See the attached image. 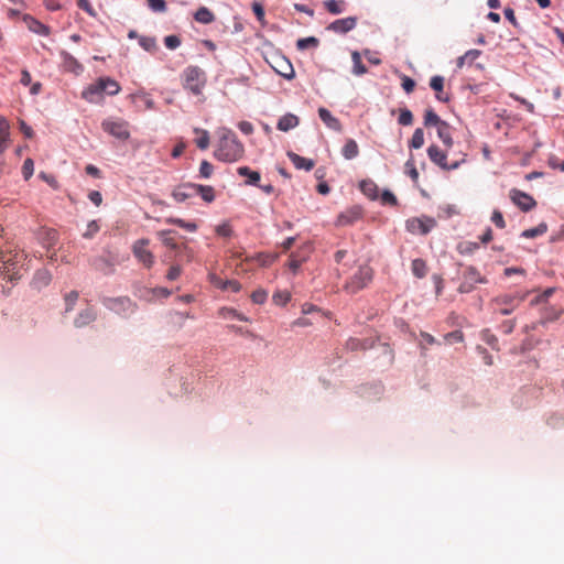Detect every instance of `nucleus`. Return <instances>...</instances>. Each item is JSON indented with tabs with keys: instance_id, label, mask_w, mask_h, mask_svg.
Returning a JSON list of instances; mask_svg holds the SVG:
<instances>
[{
	"instance_id": "nucleus-28",
	"label": "nucleus",
	"mask_w": 564,
	"mask_h": 564,
	"mask_svg": "<svg viewBox=\"0 0 564 564\" xmlns=\"http://www.w3.org/2000/svg\"><path fill=\"white\" fill-rule=\"evenodd\" d=\"M194 133L197 135L195 143L200 150H206L209 147V133L207 130L195 128Z\"/></svg>"
},
{
	"instance_id": "nucleus-31",
	"label": "nucleus",
	"mask_w": 564,
	"mask_h": 564,
	"mask_svg": "<svg viewBox=\"0 0 564 564\" xmlns=\"http://www.w3.org/2000/svg\"><path fill=\"white\" fill-rule=\"evenodd\" d=\"M324 8L332 14H340L346 9L344 0H327L324 2Z\"/></svg>"
},
{
	"instance_id": "nucleus-40",
	"label": "nucleus",
	"mask_w": 564,
	"mask_h": 564,
	"mask_svg": "<svg viewBox=\"0 0 564 564\" xmlns=\"http://www.w3.org/2000/svg\"><path fill=\"white\" fill-rule=\"evenodd\" d=\"M319 44V40L315 36L299 39L296 42V47L301 51L306 50L308 47H317Z\"/></svg>"
},
{
	"instance_id": "nucleus-54",
	"label": "nucleus",
	"mask_w": 564,
	"mask_h": 564,
	"mask_svg": "<svg viewBox=\"0 0 564 564\" xmlns=\"http://www.w3.org/2000/svg\"><path fill=\"white\" fill-rule=\"evenodd\" d=\"M216 232H217V235H218V236H220V237H226V238H227V237H230V236H231V234H232V229H231V227H230V225H229V224L224 223V224L218 225V226L216 227Z\"/></svg>"
},
{
	"instance_id": "nucleus-30",
	"label": "nucleus",
	"mask_w": 564,
	"mask_h": 564,
	"mask_svg": "<svg viewBox=\"0 0 564 564\" xmlns=\"http://www.w3.org/2000/svg\"><path fill=\"white\" fill-rule=\"evenodd\" d=\"M197 22L209 24L215 20L214 13L206 7H200L194 14Z\"/></svg>"
},
{
	"instance_id": "nucleus-43",
	"label": "nucleus",
	"mask_w": 564,
	"mask_h": 564,
	"mask_svg": "<svg viewBox=\"0 0 564 564\" xmlns=\"http://www.w3.org/2000/svg\"><path fill=\"white\" fill-rule=\"evenodd\" d=\"M276 72L286 79H292L295 76L294 68L288 61L283 62L281 68Z\"/></svg>"
},
{
	"instance_id": "nucleus-1",
	"label": "nucleus",
	"mask_w": 564,
	"mask_h": 564,
	"mask_svg": "<svg viewBox=\"0 0 564 564\" xmlns=\"http://www.w3.org/2000/svg\"><path fill=\"white\" fill-rule=\"evenodd\" d=\"M219 140L214 151V156L223 162H236L245 153L243 144L238 140L236 133L230 129L219 130Z\"/></svg>"
},
{
	"instance_id": "nucleus-8",
	"label": "nucleus",
	"mask_w": 564,
	"mask_h": 564,
	"mask_svg": "<svg viewBox=\"0 0 564 564\" xmlns=\"http://www.w3.org/2000/svg\"><path fill=\"white\" fill-rule=\"evenodd\" d=\"M436 221L431 217H413L406 220V230L414 235H427L434 227Z\"/></svg>"
},
{
	"instance_id": "nucleus-49",
	"label": "nucleus",
	"mask_w": 564,
	"mask_h": 564,
	"mask_svg": "<svg viewBox=\"0 0 564 564\" xmlns=\"http://www.w3.org/2000/svg\"><path fill=\"white\" fill-rule=\"evenodd\" d=\"M164 44L169 50H175L181 45V39L177 35H167L164 37Z\"/></svg>"
},
{
	"instance_id": "nucleus-58",
	"label": "nucleus",
	"mask_w": 564,
	"mask_h": 564,
	"mask_svg": "<svg viewBox=\"0 0 564 564\" xmlns=\"http://www.w3.org/2000/svg\"><path fill=\"white\" fill-rule=\"evenodd\" d=\"M252 10L258 19V21L261 23V24H264V9L263 7L258 3V2H254L252 4Z\"/></svg>"
},
{
	"instance_id": "nucleus-48",
	"label": "nucleus",
	"mask_w": 564,
	"mask_h": 564,
	"mask_svg": "<svg viewBox=\"0 0 564 564\" xmlns=\"http://www.w3.org/2000/svg\"><path fill=\"white\" fill-rule=\"evenodd\" d=\"M405 170H406V173L409 174V176L414 181V182H417L419 180V172L415 167V164H414V161L413 159H410L406 161L405 163Z\"/></svg>"
},
{
	"instance_id": "nucleus-15",
	"label": "nucleus",
	"mask_w": 564,
	"mask_h": 564,
	"mask_svg": "<svg viewBox=\"0 0 564 564\" xmlns=\"http://www.w3.org/2000/svg\"><path fill=\"white\" fill-rule=\"evenodd\" d=\"M97 319V312L93 306H86L82 310L74 319V326L83 328Z\"/></svg>"
},
{
	"instance_id": "nucleus-13",
	"label": "nucleus",
	"mask_w": 564,
	"mask_h": 564,
	"mask_svg": "<svg viewBox=\"0 0 564 564\" xmlns=\"http://www.w3.org/2000/svg\"><path fill=\"white\" fill-rule=\"evenodd\" d=\"M101 79H97L82 91V98L90 104H97L102 100L105 90L102 87Z\"/></svg>"
},
{
	"instance_id": "nucleus-34",
	"label": "nucleus",
	"mask_w": 564,
	"mask_h": 564,
	"mask_svg": "<svg viewBox=\"0 0 564 564\" xmlns=\"http://www.w3.org/2000/svg\"><path fill=\"white\" fill-rule=\"evenodd\" d=\"M411 269L412 273L419 279L424 278L427 273L426 262L423 259H414Z\"/></svg>"
},
{
	"instance_id": "nucleus-5",
	"label": "nucleus",
	"mask_w": 564,
	"mask_h": 564,
	"mask_svg": "<svg viewBox=\"0 0 564 564\" xmlns=\"http://www.w3.org/2000/svg\"><path fill=\"white\" fill-rule=\"evenodd\" d=\"M101 128L105 132L112 137L126 141L130 137L129 123L121 118H109L101 122Z\"/></svg>"
},
{
	"instance_id": "nucleus-10",
	"label": "nucleus",
	"mask_w": 564,
	"mask_h": 564,
	"mask_svg": "<svg viewBox=\"0 0 564 564\" xmlns=\"http://www.w3.org/2000/svg\"><path fill=\"white\" fill-rule=\"evenodd\" d=\"M427 155L433 163H435L441 169L446 170V171L456 170L460 166L462 163L465 162V155H464L462 160L455 161L453 163H447L446 154L436 145L429 147Z\"/></svg>"
},
{
	"instance_id": "nucleus-18",
	"label": "nucleus",
	"mask_w": 564,
	"mask_h": 564,
	"mask_svg": "<svg viewBox=\"0 0 564 564\" xmlns=\"http://www.w3.org/2000/svg\"><path fill=\"white\" fill-rule=\"evenodd\" d=\"M172 196L178 203H183L186 199H188L193 196H196L195 184L188 183V184L177 186L173 191Z\"/></svg>"
},
{
	"instance_id": "nucleus-55",
	"label": "nucleus",
	"mask_w": 564,
	"mask_h": 564,
	"mask_svg": "<svg viewBox=\"0 0 564 564\" xmlns=\"http://www.w3.org/2000/svg\"><path fill=\"white\" fill-rule=\"evenodd\" d=\"M150 8L158 12H164L166 10L165 0H148Z\"/></svg>"
},
{
	"instance_id": "nucleus-27",
	"label": "nucleus",
	"mask_w": 564,
	"mask_h": 564,
	"mask_svg": "<svg viewBox=\"0 0 564 564\" xmlns=\"http://www.w3.org/2000/svg\"><path fill=\"white\" fill-rule=\"evenodd\" d=\"M341 153L346 160L355 159L359 154V148L357 142L352 139L347 140V142L343 147Z\"/></svg>"
},
{
	"instance_id": "nucleus-29",
	"label": "nucleus",
	"mask_w": 564,
	"mask_h": 564,
	"mask_svg": "<svg viewBox=\"0 0 564 564\" xmlns=\"http://www.w3.org/2000/svg\"><path fill=\"white\" fill-rule=\"evenodd\" d=\"M481 54L479 50H469L463 56L457 58V67L462 68L464 65H471Z\"/></svg>"
},
{
	"instance_id": "nucleus-41",
	"label": "nucleus",
	"mask_w": 564,
	"mask_h": 564,
	"mask_svg": "<svg viewBox=\"0 0 564 564\" xmlns=\"http://www.w3.org/2000/svg\"><path fill=\"white\" fill-rule=\"evenodd\" d=\"M139 44L147 52H151V53L154 52L158 48L156 41L152 36H140L139 37Z\"/></svg>"
},
{
	"instance_id": "nucleus-4",
	"label": "nucleus",
	"mask_w": 564,
	"mask_h": 564,
	"mask_svg": "<svg viewBox=\"0 0 564 564\" xmlns=\"http://www.w3.org/2000/svg\"><path fill=\"white\" fill-rule=\"evenodd\" d=\"M373 278V270L368 264L359 265L357 271L345 283L344 288L349 293H357L366 288Z\"/></svg>"
},
{
	"instance_id": "nucleus-44",
	"label": "nucleus",
	"mask_w": 564,
	"mask_h": 564,
	"mask_svg": "<svg viewBox=\"0 0 564 564\" xmlns=\"http://www.w3.org/2000/svg\"><path fill=\"white\" fill-rule=\"evenodd\" d=\"M167 223L177 225L191 232L196 231V229H197V226L195 223H186L185 220L180 219V218H170V219H167Z\"/></svg>"
},
{
	"instance_id": "nucleus-17",
	"label": "nucleus",
	"mask_w": 564,
	"mask_h": 564,
	"mask_svg": "<svg viewBox=\"0 0 564 564\" xmlns=\"http://www.w3.org/2000/svg\"><path fill=\"white\" fill-rule=\"evenodd\" d=\"M23 21L25 22L28 29L39 35L47 36L50 34V28L43 24L41 21L36 20L30 14L23 15Z\"/></svg>"
},
{
	"instance_id": "nucleus-16",
	"label": "nucleus",
	"mask_w": 564,
	"mask_h": 564,
	"mask_svg": "<svg viewBox=\"0 0 564 564\" xmlns=\"http://www.w3.org/2000/svg\"><path fill=\"white\" fill-rule=\"evenodd\" d=\"M362 216V212L360 207L349 208L341 214L338 215L336 225L337 226H350L359 220Z\"/></svg>"
},
{
	"instance_id": "nucleus-61",
	"label": "nucleus",
	"mask_w": 564,
	"mask_h": 564,
	"mask_svg": "<svg viewBox=\"0 0 564 564\" xmlns=\"http://www.w3.org/2000/svg\"><path fill=\"white\" fill-rule=\"evenodd\" d=\"M181 268L178 265H172L166 274L167 280L174 281L181 275Z\"/></svg>"
},
{
	"instance_id": "nucleus-47",
	"label": "nucleus",
	"mask_w": 564,
	"mask_h": 564,
	"mask_svg": "<svg viewBox=\"0 0 564 564\" xmlns=\"http://www.w3.org/2000/svg\"><path fill=\"white\" fill-rule=\"evenodd\" d=\"M214 172V166L208 161L204 160L199 166V175L204 178H209Z\"/></svg>"
},
{
	"instance_id": "nucleus-19",
	"label": "nucleus",
	"mask_w": 564,
	"mask_h": 564,
	"mask_svg": "<svg viewBox=\"0 0 564 564\" xmlns=\"http://www.w3.org/2000/svg\"><path fill=\"white\" fill-rule=\"evenodd\" d=\"M318 116L321 120L332 130L341 131L343 127L340 121L334 117L330 111L326 108L321 107L318 109Z\"/></svg>"
},
{
	"instance_id": "nucleus-53",
	"label": "nucleus",
	"mask_w": 564,
	"mask_h": 564,
	"mask_svg": "<svg viewBox=\"0 0 564 564\" xmlns=\"http://www.w3.org/2000/svg\"><path fill=\"white\" fill-rule=\"evenodd\" d=\"M77 6H78L79 9L84 10L85 12H87L90 17H95L96 15V11L93 8V6H91L89 0H77Z\"/></svg>"
},
{
	"instance_id": "nucleus-32",
	"label": "nucleus",
	"mask_w": 564,
	"mask_h": 564,
	"mask_svg": "<svg viewBox=\"0 0 564 564\" xmlns=\"http://www.w3.org/2000/svg\"><path fill=\"white\" fill-rule=\"evenodd\" d=\"M195 193L196 195H200L207 203H212L215 199V193L212 186L195 184Z\"/></svg>"
},
{
	"instance_id": "nucleus-37",
	"label": "nucleus",
	"mask_w": 564,
	"mask_h": 564,
	"mask_svg": "<svg viewBox=\"0 0 564 564\" xmlns=\"http://www.w3.org/2000/svg\"><path fill=\"white\" fill-rule=\"evenodd\" d=\"M215 284L221 289V290H230L232 292H239L241 290V284L236 280H226L223 281L220 279H217L215 281Z\"/></svg>"
},
{
	"instance_id": "nucleus-6",
	"label": "nucleus",
	"mask_w": 564,
	"mask_h": 564,
	"mask_svg": "<svg viewBox=\"0 0 564 564\" xmlns=\"http://www.w3.org/2000/svg\"><path fill=\"white\" fill-rule=\"evenodd\" d=\"M462 282L458 286L459 293H470L476 289L477 284L487 283V279L480 274L475 267H467L463 272Z\"/></svg>"
},
{
	"instance_id": "nucleus-21",
	"label": "nucleus",
	"mask_w": 564,
	"mask_h": 564,
	"mask_svg": "<svg viewBox=\"0 0 564 564\" xmlns=\"http://www.w3.org/2000/svg\"><path fill=\"white\" fill-rule=\"evenodd\" d=\"M299 122H300V120L295 115L286 113L279 119L276 128L280 131L286 132V131L295 128L299 124Z\"/></svg>"
},
{
	"instance_id": "nucleus-50",
	"label": "nucleus",
	"mask_w": 564,
	"mask_h": 564,
	"mask_svg": "<svg viewBox=\"0 0 564 564\" xmlns=\"http://www.w3.org/2000/svg\"><path fill=\"white\" fill-rule=\"evenodd\" d=\"M381 203L384 204V205L395 206L398 204V199H397L395 195L392 192L384 191L381 194Z\"/></svg>"
},
{
	"instance_id": "nucleus-14",
	"label": "nucleus",
	"mask_w": 564,
	"mask_h": 564,
	"mask_svg": "<svg viewBox=\"0 0 564 564\" xmlns=\"http://www.w3.org/2000/svg\"><path fill=\"white\" fill-rule=\"evenodd\" d=\"M357 25V18L348 17L344 19H338L332 22L327 30L333 31L338 34H346L347 32L354 30Z\"/></svg>"
},
{
	"instance_id": "nucleus-51",
	"label": "nucleus",
	"mask_w": 564,
	"mask_h": 564,
	"mask_svg": "<svg viewBox=\"0 0 564 564\" xmlns=\"http://www.w3.org/2000/svg\"><path fill=\"white\" fill-rule=\"evenodd\" d=\"M491 221L500 229L506 227V221L500 210L495 209L491 215Z\"/></svg>"
},
{
	"instance_id": "nucleus-63",
	"label": "nucleus",
	"mask_w": 564,
	"mask_h": 564,
	"mask_svg": "<svg viewBox=\"0 0 564 564\" xmlns=\"http://www.w3.org/2000/svg\"><path fill=\"white\" fill-rule=\"evenodd\" d=\"M238 128L245 134H251L253 132V126L249 121H240Z\"/></svg>"
},
{
	"instance_id": "nucleus-24",
	"label": "nucleus",
	"mask_w": 564,
	"mask_h": 564,
	"mask_svg": "<svg viewBox=\"0 0 564 564\" xmlns=\"http://www.w3.org/2000/svg\"><path fill=\"white\" fill-rule=\"evenodd\" d=\"M360 191L370 199L375 200L378 198V186L371 180H365L360 182Z\"/></svg>"
},
{
	"instance_id": "nucleus-9",
	"label": "nucleus",
	"mask_w": 564,
	"mask_h": 564,
	"mask_svg": "<svg viewBox=\"0 0 564 564\" xmlns=\"http://www.w3.org/2000/svg\"><path fill=\"white\" fill-rule=\"evenodd\" d=\"M528 293L517 292L514 294H505L495 299V303L498 306H503L500 310L502 315L511 314L514 308L527 299Z\"/></svg>"
},
{
	"instance_id": "nucleus-62",
	"label": "nucleus",
	"mask_w": 564,
	"mask_h": 564,
	"mask_svg": "<svg viewBox=\"0 0 564 564\" xmlns=\"http://www.w3.org/2000/svg\"><path fill=\"white\" fill-rule=\"evenodd\" d=\"M20 130L24 134L25 138L31 139L34 134L32 128L25 123V121H19Z\"/></svg>"
},
{
	"instance_id": "nucleus-2",
	"label": "nucleus",
	"mask_w": 564,
	"mask_h": 564,
	"mask_svg": "<svg viewBox=\"0 0 564 564\" xmlns=\"http://www.w3.org/2000/svg\"><path fill=\"white\" fill-rule=\"evenodd\" d=\"M182 86L195 96H200L207 84L206 73L196 65L187 66L181 75Z\"/></svg>"
},
{
	"instance_id": "nucleus-60",
	"label": "nucleus",
	"mask_w": 564,
	"mask_h": 564,
	"mask_svg": "<svg viewBox=\"0 0 564 564\" xmlns=\"http://www.w3.org/2000/svg\"><path fill=\"white\" fill-rule=\"evenodd\" d=\"M414 87H415V82H414L412 78H410V77H408V76H403V77H402V88H403L408 94L412 93V91H413V89H414Z\"/></svg>"
},
{
	"instance_id": "nucleus-52",
	"label": "nucleus",
	"mask_w": 564,
	"mask_h": 564,
	"mask_svg": "<svg viewBox=\"0 0 564 564\" xmlns=\"http://www.w3.org/2000/svg\"><path fill=\"white\" fill-rule=\"evenodd\" d=\"M0 135L2 139L10 138V124L8 120L2 116H0Z\"/></svg>"
},
{
	"instance_id": "nucleus-7",
	"label": "nucleus",
	"mask_w": 564,
	"mask_h": 564,
	"mask_svg": "<svg viewBox=\"0 0 564 564\" xmlns=\"http://www.w3.org/2000/svg\"><path fill=\"white\" fill-rule=\"evenodd\" d=\"M102 303L108 310L122 316L133 313L137 308V304L128 296L107 297Z\"/></svg>"
},
{
	"instance_id": "nucleus-3",
	"label": "nucleus",
	"mask_w": 564,
	"mask_h": 564,
	"mask_svg": "<svg viewBox=\"0 0 564 564\" xmlns=\"http://www.w3.org/2000/svg\"><path fill=\"white\" fill-rule=\"evenodd\" d=\"M26 256L23 251L10 250L3 260L1 274L8 282L14 283L21 278V269Z\"/></svg>"
},
{
	"instance_id": "nucleus-33",
	"label": "nucleus",
	"mask_w": 564,
	"mask_h": 564,
	"mask_svg": "<svg viewBox=\"0 0 564 564\" xmlns=\"http://www.w3.org/2000/svg\"><path fill=\"white\" fill-rule=\"evenodd\" d=\"M100 79H101V83L104 84L102 87H104L105 94H107L109 96H115V95L119 94L120 86L116 80H113L109 77H101Z\"/></svg>"
},
{
	"instance_id": "nucleus-26",
	"label": "nucleus",
	"mask_w": 564,
	"mask_h": 564,
	"mask_svg": "<svg viewBox=\"0 0 564 564\" xmlns=\"http://www.w3.org/2000/svg\"><path fill=\"white\" fill-rule=\"evenodd\" d=\"M237 173L240 176L247 177V184L248 185H258V182L260 181V174L256 171L250 170L248 166H240L237 169Z\"/></svg>"
},
{
	"instance_id": "nucleus-45",
	"label": "nucleus",
	"mask_w": 564,
	"mask_h": 564,
	"mask_svg": "<svg viewBox=\"0 0 564 564\" xmlns=\"http://www.w3.org/2000/svg\"><path fill=\"white\" fill-rule=\"evenodd\" d=\"M34 173V162L32 159L28 158L22 166V174L25 181L30 180V177Z\"/></svg>"
},
{
	"instance_id": "nucleus-64",
	"label": "nucleus",
	"mask_w": 564,
	"mask_h": 564,
	"mask_svg": "<svg viewBox=\"0 0 564 564\" xmlns=\"http://www.w3.org/2000/svg\"><path fill=\"white\" fill-rule=\"evenodd\" d=\"M40 177L45 181L50 186H52L53 188H58V183L56 181V178L53 176V175H47L45 173H41L40 174Z\"/></svg>"
},
{
	"instance_id": "nucleus-39",
	"label": "nucleus",
	"mask_w": 564,
	"mask_h": 564,
	"mask_svg": "<svg viewBox=\"0 0 564 564\" xmlns=\"http://www.w3.org/2000/svg\"><path fill=\"white\" fill-rule=\"evenodd\" d=\"M424 144V132L423 129L416 128L413 132V135L410 140V148L420 149Z\"/></svg>"
},
{
	"instance_id": "nucleus-42",
	"label": "nucleus",
	"mask_w": 564,
	"mask_h": 564,
	"mask_svg": "<svg viewBox=\"0 0 564 564\" xmlns=\"http://www.w3.org/2000/svg\"><path fill=\"white\" fill-rule=\"evenodd\" d=\"M78 292L76 291H70L69 293H67L64 297L65 300V312H70L74 310L75 307V304L78 300Z\"/></svg>"
},
{
	"instance_id": "nucleus-25",
	"label": "nucleus",
	"mask_w": 564,
	"mask_h": 564,
	"mask_svg": "<svg viewBox=\"0 0 564 564\" xmlns=\"http://www.w3.org/2000/svg\"><path fill=\"white\" fill-rule=\"evenodd\" d=\"M437 135L447 148H451L453 145L451 126L446 121L440 123V126L437 127Z\"/></svg>"
},
{
	"instance_id": "nucleus-12",
	"label": "nucleus",
	"mask_w": 564,
	"mask_h": 564,
	"mask_svg": "<svg viewBox=\"0 0 564 564\" xmlns=\"http://www.w3.org/2000/svg\"><path fill=\"white\" fill-rule=\"evenodd\" d=\"M509 196H510V199L512 200V203L514 205H517L523 212H529L532 208H534L536 205V202L534 200V198L531 195H529L524 192H521L517 188H512L510 191Z\"/></svg>"
},
{
	"instance_id": "nucleus-35",
	"label": "nucleus",
	"mask_w": 564,
	"mask_h": 564,
	"mask_svg": "<svg viewBox=\"0 0 564 564\" xmlns=\"http://www.w3.org/2000/svg\"><path fill=\"white\" fill-rule=\"evenodd\" d=\"M352 59V73L357 76H361L367 73V67L362 64L361 56L357 51L351 53Z\"/></svg>"
},
{
	"instance_id": "nucleus-38",
	"label": "nucleus",
	"mask_w": 564,
	"mask_h": 564,
	"mask_svg": "<svg viewBox=\"0 0 564 564\" xmlns=\"http://www.w3.org/2000/svg\"><path fill=\"white\" fill-rule=\"evenodd\" d=\"M444 122L441 120V118L436 115V112L433 109H427L424 115V124L426 127H438L440 123Z\"/></svg>"
},
{
	"instance_id": "nucleus-22",
	"label": "nucleus",
	"mask_w": 564,
	"mask_h": 564,
	"mask_svg": "<svg viewBox=\"0 0 564 564\" xmlns=\"http://www.w3.org/2000/svg\"><path fill=\"white\" fill-rule=\"evenodd\" d=\"M289 158L294 166L299 170L311 171L314 167V161L311 159L303 158L296 153L290 152Z\"/></svg>"
},
{
	"instance_id": "nucleus-59",
	"label": "nucleus",
	"mask_w": 564,
	"mask_h": 564,
	"mask_svg": "<svg viewBox=\"0 0 564 564\" xmlns=\"http://www.w3.org/2000/svg\"><path fill=\"white\" fill-rule=\"evenodd\" d=\"M273 301L276 303V304H286L289 301H290V294L288 292H276L274 295H273Z\"/></svg>"
},
{
	"instance_id": "nucleus-20",
	"label": "nucleus",
	"mask_w": 564,
	"mask_h": 564,
	"mask_svg": "<svg viewBox=\"0 0 564 564\" xmlns=\"http://www.w3.org/2000/svg\"><path fill=\"white\" fill-rule=\"evenodd\" d=\"M430 86L433 90H435L437 100L442 102H447L449 100L448 94L443 91L444 87V78L440 75L433 76L430 80Z\"/></svg>"
},
{
	"instance_id": "nucleus-46",
	"label": "nucleus",
	"mask_w": 564,
	"mask_h": 564,
	"mask_svg": "<svg viewBox=\"0 0 564 564\" xmlns=\"http://www.w3.org/2000/svg\"><path fill=\"white\" fill-rule=\"evenodd\" d=\"M398 121L402 126H411L413 122L412 112L409 109H401Z\"/></svg>"
},
{
	"instance_id": "nucleus-23",
	"label": "nucleus",
	"mask_w": 564,
	"mask_h": 564,
	"mask_svg": "<svg viewBox=\"0 0 564 564\" xmlns=\"http://www.w3.org/2000/svg\"><path fill=\"white\" fill-rule=\"evenodd\" d=\"M162 240V243L174 250V251H177L180 249V245L178 242L176 241V238H175V235L176 232L175 231H171V230H162L158 234Z\"/></svg>"
},
{
	"instance_id": "nucleus-57",
	"label": "nucleus",
	"mask_w": 564,
	"mask_h": 564,
	"mask_svg": "<svg viewBox=\"0 0 564 564\" xmlns=\"http://www.w3.org/2000/svg\"><path fill=\"white\" fill-rule=\"evenodd\" d=\"M99 230L97 221L93 220L87 225L86 231L83 234L84 238H91Z\"/></svg>"
},
{
	"instance_id": "nucleus-56",
	"label": "nucleus",
	"mask_w": 564,
	"mask_h": 564,
	"mask_svg": "<svg viewBox=\"0 0 564 564\" xmlns=\"http://www.w3.org/2000/svg\"><path fill=\"white\" fill-rule=\"evenodd\" d=\"M268 293L264 290H257L251 294V299L257 304H262L265 302Z\"/></svg>"
},
{
	"instance_id": "nucleus-11",
	"label": "nucleus",
	"mask_w": 564,
	"mask_h": 564,
	"mask_svg": "<svg viewBox=\"0 0 564 564\" xmlns=\"http://www.w3.org/2000/svg\"><path fill=\"white\" fill-rule=\"evenodd\" d=\"M150 241L149 239L142 238L132 245V252L137 260L142 263L145 268L150 269L154 264V256L148 249Z\"/></svg>"
},
{
	"instance_id": "nucleus-36",
	"label": "nucleus",
	"mask_w": 564,
	"mask_h": 564,
	"mask_svg": "<svg viewBox=\"0 0 564 564\" xmlns=\"http://www.w3.org/2000/svg\"><path fill=\"white\" fill-rule=\"evenodd\" d=\"M546 231H547V225L545 223H541L534 228H530V229L522 231L521 237L535 238L538 236L544 235Z\"/></svg>"
}]
</instances>
